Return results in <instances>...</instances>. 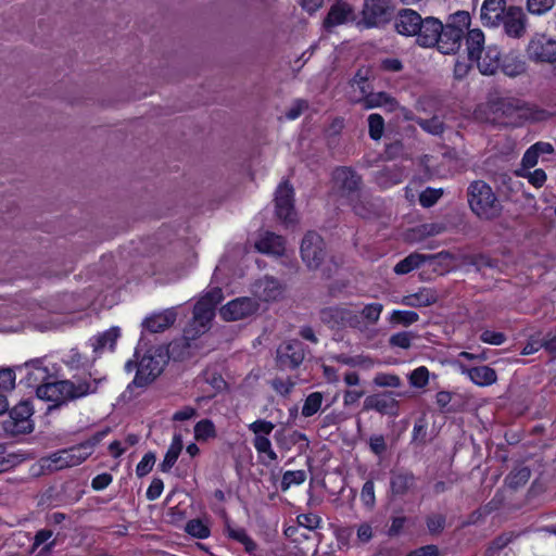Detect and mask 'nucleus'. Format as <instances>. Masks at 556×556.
Masks as SVG:
<instances>
[{
  "label": "nucleus",
  "instance_id": "3",
  "mask_svg": "<svg viewBox=\"0 0 556 556\" xmlns=\"http://www.w3.org/2000/svg\"><path fill=\"white\" fill-rule=\"evenodd\" d=\"M59 367L46 358H35L15 367L0 368V382H15V371H25L26 382H70L67 379L59 380Z\"/></svg>",
  "mask_w": 556,
  "mask_h": 556
},
{
  "label": "nucleus",
  "instance_id": "5",
  "mask_svg": "<svg viewBox=\"0 0 556 556\" xmlns=\"http://www.w3.org/2000/svg\"><path fill=\"white\" fill-rule=\"evenodd\" d=\"M332 179L337 194L352 206L355 214L367 217V211L359 201L361 176L349 167H339L333 170Z\"/></svg>",
  "mask_w": 556,
  "mask_h": 556
},
{
  "label": "nucleus",
  "instance_id": "30",
  "mask_svg": "<svg viewBox=\"0 0 556 556\" xmlns=\"http://www.w3.org/2000/svg\"><path fill=\"white\" fill-rule=\"evenodd\" d=\"M121 336L118 327H111L102 333H99L90 339V344L93 352L101 353L105 350L113 351L117 339Z\"/></svg>",
  "mask_w": 556,
  "mask_h": 556
},
{
  "label": "nucleus",
  "instance_id": "19",
  "mask_svg": "<svg viewBox=\"0 0 556 556\" xmlns=\"http://www.w3.org/2000/svg\"><path fill=\"white\" fill-rule=\"evenodd\" d=\"M501 22L505 34L511 38H521L526 34L528 20L520 7H508Z\"/></svg>",
  "mask_w": 556,
  "mask_h": 556
},
{
  "label": "nucleus",
  "instance_id": "46",
  "mask_svg": "<svg viewBox=\"0 0 556 556\" xmlns=\"http://www.w3.org/2000/svg\"><path fill=\"white\" fill-rule=\"evenodd\" d=\"M384 131V119L380 114L372 113L368 116V132L369 137L378 141L381 139Z\"/></svg>",
  "mask_w": 556,
  "mask_h": 556
},
{
  "label": "nucleus",
  "instance_id": "27",
  "mask_svg": "<svg viewBox=\"0 0 556 556\" xmlns=\"http://www.w3.org/2000/svg\"><path fill=\"white\" fill-rule=\"evenodd\" d=\"M438 293L431 288H420L417 292L402 296L397 303L409 307H424L434 304Z\"/></svg>",
  "mask_w": 556,
  "mask_h": 556
},
{
  "label": "nucleus",
  "instance_id": "32",
  "mask_svg": "<svg viewBox=\"0 0 556 556\" xmlns=\"http://www.w3.org/2000/svg\"><path fill=\"white\" fill-rule=\"evenodd\" d=\"M184 444L180 434H175L173 437L172 443L169 447L167 448L164 459L159 465V469L162 472H169L170 469L176 464L181 451H182Z\"/></svg>",
  "mask_w": 556,
  "mask_h": 556
},
{
  "label": "nucleus",
  "instance_id": "43",
  "mask_svg": "<svg viewBox=\"0 0 556 556\" xmlns=\"http://www.w3.org/2000/svg\"><path fill=\"white\" fill-rule=\"evenodd\" d=\"M417 125L428 134L433 136H440L444 131V123L439 116H433L431 118H417Z\"/></svg>",
  "mask_w": 556,
  "mask_h": 556
},
{
  "label": "nucleus",
  "instance_id": "44",
  "mask_svg": "<svg viewBox=\"0 0 556 556\" xmlns=\"http://www.w3.org/2000/svg\"><path fill=\"white\" fill-rule=\"evenodd\" d=\"M323 404V393L321 392H313L304 401L302 406V415L304 417L314 416L321 407Z\"/></svg>",
  "mask_w": 556,
  "mask_h": 556
},
{
  "label": "nucleus",
  "instance_id": "26",
  "mask_svg": "<svg viewBox=\"0 0 556 556\" xmlns=\"http://www.w3.org/2000/svg\"><path fill=\"white\" fill-rule=\"evenodd\" d=\"M255 248L261 253L281 256L286 250V242L281 236L267 231L255 242Z\"/></svg>",
  "mask_w": 556,
  "mask_h": 556
},
{
  "label": "nucleus",
  "instance_id": "25",
  "mask_svg": "<svg viewBox=\"0 0 556 556\" xmlns=\"http://www.w3.org/2000/svg\"><path fill=\"white\" fill-rule=\"evenodd\" d=\"M255 294L263 301H276L282 296L283 287L273 277H264L254 285Z\"/></svg>",
  "mask_w": 556,
  "mask_h": 556
},
{
  "label": "nucleus",
  "instance_id": "42",
  "mask_svg": "<svg viewBox=\"0 0 556 556\" xmlns=\"http://www.w3.org/2000/svg\"><path fill=\"white\" fill-rule=\"evenodd\" d=\"M306 480L305 470H287L280 481V490L287 492L292 485H301Z\"/></svg>",
  "mask_w": 556,
  "mask_h": 556
},
{
  "label": "nucleus",
  "instance_id": "37",
  "mask_svg": "<svg viewBox=\"0 0 556 556\" xmlns=\"http://www.w3.org/2000/svg\"><path fill=\"white\" fill-rule=\"evenodd\" d=\"M226 535L242 544L248 553L253 552L256 548V543L249 536L244 528H232L227 521L225 526Z\"/></svg>",
  "mask_w": 556,
  "mask_h": 556
},
{
  "label": "nucleus",
  "instance_id": "11",
  "mask_svg": "<svg viewBox=\"0 0 556 556\" xmlns=\"http://www.w3.org/2000/svg\"><path fill=\"white\" fill-rule=\"evenodd\" d=\"M319 317L320 320L331 329H343L346 327L355 329L363 328L358 311L350 307H326L320 311Z\"/></svg>",
  "mask_w": 556,
  "mask_h": 556
},
{
  "label": "nucleus",
  "instance_id": "61",
  "mask_svg": "<svg viewBox=\"0 0 556 556\" xmlns=\"http://www.w3.org/2000/svg\"><path fill=\"white\" fill-rule=\"evenodd\" d=\"M307 109L308 102L306 100L296 99L286 112V117L290 121L296 119Z\"/></svg>",
  "mask_w": 556,
  "mask_h": 556
},
{
  "label": "nucleus",
  "instance_id": "35",
  "mask_svg": "<svg viewBox=\"0 0 556 556\" xmlns=\"http://www.w3.org/2000/svg\"><path fill=\"white\" fill-rule=\"evenodd\" d=\"M275 441L279 448L283 451H289L301 441H307L306 435L303 432L298 430H293L291 432H286L285 430L276 431Z\"/></svg>",
  "mask_w": 556,
  "mask_h": 556
},
{
  "label": "nucleus",
  "instance_id": "62",
  "mask_svg": "<svg viewBox=\"0 0 556 556\" xmlns=\"http://www.w3.org/2000/svg\"><path fill=\"white\" fill-rule=\"evenodd\" d=\"M163 490H164L163 480L160 478H153L149 488L147 489L146 497L149 501H155L161 496Z\"/></svg>",
  "mask_w": 556,
  "mask_h": 556
},
{
  "label": "nucleus",
  "instance_id": "16",
  "mask_svg": "<svg viewBox=\"0 0 556 556\" xmlns=\"http://www.w3.org/2000/svg\"><path fill=\"white\" fill-rule=\"evenodd\" d=\"M399 394L395 392L375 393L366 396L364 401V409L375 410L381 415L396 417L400 414V402L396 399Z\"/></svg>",
  "mask_w": 556,
  "mask_h": 556
},
{
  "label": "nucleus",
  "instance_id": "55",
  "mask_svg": "<svg viewBox=\"0 0 556 556\" xmlns=\"http://www.w3.org/2000/svg\"><path fill=\"white\" fill-rule=\"evenodd\" d=\"M383 309V305L380 303H370L367 304L359 313V317H364L368 323L376 324L379 318L380 314Z\"/></svg>",
  "mask_w": 556,
  "mask_h": 556
},
{
  "label": "nucleus",
  "instance_id": "9",
  "mask_svg": "<svg viewBox=\"0 0 556 556\" xmlns=\"http://www.w3.org/2000/svg\"><path fill=\"white\" fill-rule=\"evenodd\" d=\"M166 358L163 353L144 354L139 362L128 361L125 370H136L132 382H153L164 370Z\"/></svg>",
  "mask_w": 556,
  "mask_h": 556
},
{
  "label": "nucleus",
  "instance_id": "24",
  "mask_svg": "<svg viewBox=\"0 0 556 556\" xmlns=\"http://www.w3.org/2000/svg\"><path fill=\"white\" fill-rule=\"evenodd\" d=\"M507 8L504 0H484L480 10V17L484 26H497Z\"/></svg>",
  "mask_w": 556,
  "mask_h": 556
},
{
  "label": "nucleus",
  "instance_id": "20",
  "mask_svg": "<svg viewBox=\"0 0 556 556\" xmlns=\"http://www.w3.org/2000/svg\"><path fill=\"white\" fill-rule=\"evenodd\" d=\"M416 42L426 48L434 47L440 39V31H442V22L432 16L421 18L419 26L417 27Z\"/></svg>",
  "mask_w": 556,
  "mask_h": 556
},
{
  "label": "nucleus",
  "instance_id": "40",
  "mask_svg": "<svg viewBox=\"0 0 556 556\" xmlns=\"http://www.w3.org/2000/svg\"><path fill=\"white\" fill-rule=\"evenodd\" d=\"M185 531L189 535L200 540L207 539L211 535L208 523L200 518L189 520L185 526Z\"/></svg>",
  "mask_w": 556,
  "mask_h": 556
},
{
  "label": "nucleus",
  "instance_id": "10",
  "mask_svg": "<svg viewBox=\"0 0 556 556\" xmlns=\"http://www.w3.org/2000/svg\"><path fill=\"white\" fill-rule=\"evenodd\" d=\"M33 414L34 407L30 401H21L9 410L8 418L3 421V429L13 435L30 433L34 430Z\"/></svg>",
  "mask_w": 556,
  "mask_h": 556
},
{
  "label": "nucleus",
  "instance_id": "36",
  "mask_svg": "<svg viewBox=\"0 0 556 556\" xmlns=\"http://www.w3.org/2000/svg\"><path fill=\"white\" fill-rule=\"evenodd\" d=\"M531 477V470L528 466L515 467L505 478L506 485L511 490H518L527 484Z\"/></svg>",
  "mask_w": 556,
  "mask_h": 556
},
{
  "label": "nucleus",
  "instance_id": "47",
  "mask_svg": "<svg viewBox=\"0 0 556 556\" xmlns=\"http://www.w3.org/2000/svg\"><path fill=\"white\" fill-rule=\"evenodd\" d=\"M390 323L403 326H410L419 320V315L414 311L395 309L391 313Z\"/></svg>",
  "mask_w": 556,
  "mask_h": 556
},
{
  "label": "nucleus",
  "instance_id": "48",
  "mask_svg": "<svg viewBox=\"0 0 556 556\" xmlns=\"http://www.w3.org/2000/svg\"><path fill=\"white\" fill-rule=\"evenodd\" d=\"M555 2L556 0H527L526 7L530 14L542 16L554 8Z\"/></svg>",
  "mask_w": 556,
  "mask_h": 556
},
{
  "label": "nucleus",
  "instance_id": "50",
  "mask_svg": "<svg viewBox=\"0 0 556 556\" xmlns=\"http://www.w3.org/2000/svg\"><path fill=\"white\" fill-rule=\"evenodd\" d=\"M253 446L260 454H265L269 460H277L278 456L276 452L271 448V443L268 437L265 435H255L253 439Z\"/></svg>",
  "mask_w": 556,
  "mask_h": 556
},
{
  "label": "nucleus",
  "instance_id": "38",
  "mask_svg": "<svg viewBox=\"0 0 556 556\" xmlns=\"http://www.w3.org/2000/svg\"><path fill=\"white\" fill-rule=\"evenodd\" d=\"M194 439L199 442H206L217 437V430L214 422L204 418L199 420L193 428Z\"/></svg>",
  "mask_w": 556,
  "mask_h": 556
},
{
  "label": "nucleus",
  "instance_id": "22",
  "mask_svg": "<svg viewBox=\"0 0 556 556\" xmlns=\"http://www.w3.org/2000/svg\"><path fill=\"white\" fill-rule=\"evenodd\" d=\"M355 14L351 4L343 1H338L331 5L325 21L324 26L330 30L333 27L354 21Z\"/></svg>",
  "mask_w": 556,
  "mask_h": 556
},
{
  "label": "nucleus",
  "instance_id": "2",
  "mask_svg": "<svg viewBox=\"0 0 556 556\" xmlns=\"http://www.w3.org/2000/svg\"><path fill=\"white\" fill-rule=\"evenodd\" d=\"M111 432L110 427H104L94 432L87 440L70 448L58 451L49 457L40 459L42 469L58 471L64 468L74 467L85 462L93 452L94 447Z\"/></svg>",
  "mask_w": 556,
  "mask_h": 556
},
{
  "label": "nucleus",
  "instance_id": "54",
  "mask_svg": "<svg viewBox=\"0 0 556 556\" xmlns=\"http://www.w3.org/2000/svg\"><path fill=\"white\" fill-rule=\"evenodd\" d=\"M519 109V102L514 99H501L495 103V112L503 116H513Z\"/></svg>",
  "mask_w": 556,
  "mask_h": 556
},
{
  "label": "nucleus",
  "instance_id": "39",
  "mask_svg": "<svg viewBox=\"0 0 556 556\" xmlns=\"http://www.w3.org/2000/svg\"><path fill=\"white\" fill-rule=\"evenodd\" d=\"M527 70L526 62L517 55H507L502 64V71L509 77H516L523 74Z\"/></svg>",
  "mask_w": 556,
  "mask_h": 556
},
{
  "label": "nucleus",
  "instance_id": "17",
  "mask_svg": "<svg viewBox=\"0 0 556 556\" xmlns=\"http://www.w3.org/2000/svg\"><path fill=\"white\" fill-rule=\"evenodd\" d=\"M258 307L256 300L243 296L228 302L220 308L219 314L225 320H239L252 316Z\"/></svg>",
  "mask_w": 556,
  "mask_h": 556
},
{
  "label": "nucleus",
  "instance_id": "14",
  "mask_svg": "<svg viewBox=\"0 0 556 556\" xmlns=\"http://www.w3.org/2000/svg\"><path fill=\"white\" fill-rule=\"evenodd\" d=\"M392 12V0H364L362 23L367 28L378 27L390 20Z\"/></svg>",
  "mask_w": 556,
  "mask_h": 556
},
{
  "label": "nucleus",
  "instance_id": "52",
  "mask_svg": "<svg viewBox=\"0 0 556 556\" xmlns=\"http://www.w3.org/2000/svg\"><path fill=\"white\" fill-rule=\"evenodd\" d=\"M296 521L300 528H304L308 531L319 529L323 523L321 517L313 513L299 515Z\"/></svg>",
  "mask_w": 556,
  "mask_h": 556
},
{
  "label": "nucleus",
  "instance_id": "64",
  "mask_svg": "<svg viewBox=\"0 0 556 556\" xmlns=\"http://www.w3.org/2000/svg\"><path fill=\"white\" fill-rule=\"evenodd\" d=\"M440 551L439 547L434 544H428L415 549H412L406 554V556H439Z\"/></svg>",
  "mask_w": 556,
  "mask_h": 556
},
{
  "label": "nucleus",
  "instance_id": "53",
  "mask_svg": "<svg viewBox=\"0 0 556 556\" xmlns=\"http://www.w3.org/2000/svg\"><path fill=\"white\" fill-rule=\"evenodd\" d=\"M53 535V531L50 529H40L36 532L34 538V546L39 547L40 545H45L43 549L51 551L55 545V540L49 541Z\"/></svg>",
  "mask_w": 556,
  "mask_h": 556
},
{
  "label": "nucleus",
  "instance_id": "15",
  "mask_svg": "<svg viewBox=\"0 0 556 556\" xmlns=\"http://www.w3.org/2000/svg\"><path fill=\"white\" fill-rule=\"evenodd\" d=\"M293 195V188L288 181L281 182L275 193L276 215L286 226L294 225L298 220Z\"/></svg>",
  "mask_w": 556,
  "mask_h": 556
},
{
  "label": "nucleus",
  "instance_id": "1",
  "mask_svg": "<svg viewBox=\"0 0 556 556\" xmlns=\"http://www.w3.org/2000/svg\"><path fill=\"white\" fill-rule=\"evenodd\" d=\"M223 298V291L218 287L210 289L201 296L194 305L192 319L185 328L184 336L169 343L168 356L176 361H182L190 357L193 351L200 348L197 340L210 330L215 308Z\"/></svg>",
  "mask_w": 556,
  "mask_h": 556
},
{
  "label": "nucleus",
  "instance_id": "63",
  "mask_svg": "<svg viewBox=\"0 0 556 556\" xmlns=\"http://www.w3.org/2000/svg\"><path fill=\"white\" fill-rule=\"evenodd\" d=\"M113 481V477L109 472H102L97 475L91 480V488L94 491H102L106 489Z\"/></svg>",
  "mask_w": 556,
  "mask_h": 556
},
{
  "label": "nucleus",
  "instance_id": "57",
  "mask_svg": "<svg viewBox=\"0 0 556 556\" xmlns=\"http://www.w3.org/2000/svg\"><path fill=\"white\" fill-rule=\"evenodd\" d=\"M155 464V455L152 452H148L143 455L141 460L137 464L136 475L139 478H142L151 472L153 466Z\"/></svg>",
  "mask_w": 556,
  "mask_h": 556
},
{
  "label": "nucleus",
  "instance_id": "56",
  "mask_svg": "<svg viewBox=\"0 0 556 556\" xmlns=\"http://www.w3.org/2000/svg\"><path fill=\"white\" fill-rule=\"evenodd\" d=\"M442 194V189L427 188L420 193L419 203L424 207H430L439 201Z\"/></svg>",
  "mask_w": 556,
  "mask_h": 556
},
{
  "label": "nucleus",
  "instance_id": "34",
  "mask_svg": "<svg viewBox=\"0 0 556 556\" xmlns=\"http://www.w3.org/2000/svg\"><path fill=\"white\" fill-rule=\"evenodd\" d=\"M432 258V255L410 253L394 266V273L397 275H406L414 269L419 268L427 260Z\"/></svg>",
  "mask_w": 556,
  "mask_h": 556
},
{
  "label": "nucleus",
  "instance_id": "49",
  "mask_svg": "<svg viewBox=\"0 0 556 556\" xmlns=\"http://www.w3.org/2000/svg\"><path fill=\"white\" fill-rule=\"evenodd\" d=\"M361 502L364 507L368 510L374 509L376 506V494H375V482L374 480H367L361 491Z\"/></svg>",
  "mask_w": 556,
  "mask_h": 556
},
{
  "label": "nucleus",
  "instance_id": "33",
  "mask_svg": "<svg viewBox=\"0 0 556 556\" xmlns=\"http://www.w3.org/2000/svg\"><path fill=\"white\" fill-rule=\"evenodd\" d=\"M463 372L471 382H496L497 375L494 368L481 365L470 368L463 367Z\"/></svg>",
  "mask_w": 556,
  "mask_h": 556
},
{
  "label": "nucleus",
  "instance_id": "60",
  "mask_svg": "<svg viewBox=\"0 0 556 556\" xmlns=\"http://www.w3.org/2000/svg\"><path fill=\"white\" fill-rule=\"evenodd\" d=\"M368 444L370 451L377 456L383 455L388 450L386 439L382 434L371 435L369 438Z\"/></svg>",
  "mask_w": 556,
  "mask_h": 556
},
{
  "label": "nucleus",
  "instance_id": "41",
  "mask_svg": "<svg viewBox=\"0 0 556 556\" xmlns=\"http://www.w3.org/2000/svg\"><path fill=\"white\" fill-rule=\"evenodd\" d=\"M425 523L429 534L439 536L445 529L446 516L441 513H431L426 516Z\"/></svg>",
  "mask_w": 556,
  "mask_h": 556
},
{
  "label": "nucleus",
  "instance_id": "13",
  "mask_svg": "<svg viewBox=\"0 0 556 556\" xmlns=\"http://www.w3.org/2000/svg\"><path fill=\"white\" fill-rule=\"evenodd\" d=\"M390 492L394 498H404L418 492V477L405 467L390 471Z\"/></svg>",
  "mask_w": 556,
  "mask_h": 556
},
{
  "label": "nucleus",
  "instance_id": "4",
  "mask_svg": "<svg viewBox=\"0 0 556 556\" xmlns=\"http://www.w3.org/2000/svg\"><path fill=\"white\" fill-rule=\"evenodd\" d=\"M301 257L309 269H320L327 278L331 277L341 266L342 262L331 257L326 261V249L323 238L314 232L308 231L301 243Z\"/></svg>",
  "mask_w": 556,
  "mask_h": 556
},
{
  "label": "nucleus",
  "instance_id": "29",
  "mask_svg": "<svg viewBox=\"0 0 556 556\" xmlns=\"http://www.w3.org/2000/svg\"><path fill=\"white\" fill-rule=\"evenodd\" d=\"M177 314L174 309L153 314L143 320V327L150 332L157 333L169 328L176 320Z\"/></svg>",
  "mask_w": 556,
  "mask_h": 556
},
{
  "label": "nucleus",
  "instance_id": "45",
  "mask_svg": "<svg viewBox=\"0 0 556 556\" xmlns=\"http://www.w3.org/2000/svg\"><path fill=\"white\" fill-rule=\"evenodd\" d=\"M516 175L526 178L535 188H541L547 179L546 173L542 168L534 169L533 172L520 168L516 170Z\"/></svg>",
  "mask_w": 556,
  "mask_h": 556
},
{
  "label": "nucleus",
  "instance_id": "31",
  "mask_svg": "<svg viewBox=\"0 0 556 556\" xmlns=\"http://www.w3.org/2000/svg\"><path fill=\"white\" fill-rule=\"evenodd\" d=\"M467 36L465 37V45L467 50L468 59L471 61L479 53H482L485 47V38L484 34L479 28H473L466 30Z\"/></svg>",
  "mask_w": 556,
  "mask_h": 556
},
{
  "label": "nucleus",
  "instance_id": "23",
  "mask_svg": "<svg viewBox=\"0 0 556 556\" xmlns=\"http://www.w3.org/2000/svg\"><path fill=\"white\" fill-rule=\"evenodd\" d=\"M418 12L410 9L401 10L394 21L396 31L404 36H414L421 21Z\"/></svg>",
  "mask_w": 556,
  "mask_h": 556
},
{
  "label": "nucleus",
  "instance_id": "59",
  "mask_svg": "<svg viewBox=\"0 0 556 556\" xmlns=\"http://www.w3.org/2000/svg\"><path fill=\"white\" fill-rule=\"evenodd\" d=\"M480 340L486 344L502 345L506 341V336L500 331L485 329L481 332Z\"/></svg>",
  "mask_w": 556,
  "mask_h": 556
},
{
  "label": "nucleus",
  "instance_id": "28",
  "mask_svg": "<svg viewBox=\"0 0 556 556\" xmlns=\"http://www.w3.org/2000/svg\"><path fill=\"white\" fill-rule=\"evenodd\" d=\"M358 102L365 110L384 108L387 111L393 112L399 108L397 101L383 91L367 93L363 99L358 100Z\"/></svg>",
  "mask_w": 556,
  "mask_h": 556
},
{
  "label": "nucleus",
  "instance_id": "58",
  "mask_svg": "<svg viewBox=\"0 0 556 556\" xmlns=\"http://www.w3.org/2000/svg\"><path fill=\"white\" fill-rule=\"evenodd\" d=\"M275 425L265 419H257L250 424L249 429L255 434V435H269L271 431L274 430Z\"/></svg>",
  "mask_w": 556,
  "mask_h": 556
},
{
  "label": "nucleus",
  "instance_id": "6",
  "mask_svg": "<svg viewBox=\"0 0 556 556\" xmlns=\"http://www.w3.org/2000/svg\"><path fill=\"white\" fill-rule=\"evenodd\" d=\"M471 17L467 11H457L451 14L445 25L442 24L440 39L435 43L443 54L456 53L462 47L464 34L470 26Z\"/></svg>",
  "mask_w": 556,
  "mask_h": 556
},
{
  "label": "nucleus",
  "instance_id": "12",
  "mask_svg": "<svg viewBox=\"0 0 556 556\" xmlns=\"http://www.w3.org/2000/svg\"><path fill=\"white\" fill-rule=\"evenodd\" d=\"M529 60L535 63L556 62V39L545 33H534L526 48Z\"/></svg>",
  "mask_w": 556,
  "mask_h": 556
},
{
  "label": "nucleus",
  "instance_id": "51",
  "mask_svg": "<svg viewBox=\"0 0 556 556\" xmlns=\"http://www.w3.org/2000/svg\"><path fill=\"white\" fill-rule=\"evenodd\" d=\"M416 338V334L412 331H401L390 337L389 343L393 348H400L407 350L412 345V341Z\"/></svg>",
  "mask_w": 556,
  "mask_h": 556
},
{
  "label": "nucleus",
  "instance_id": "7",
  "mask_svg": "<svg viewBox=\"0 0 556 556\" xmlns=\"http://www.w3.org/2000/svg\"><path fill=\"white\" fill-rule=\"evenodd\" d=\"M468 203L471 211L482 219H494L502 211L492 188L482 180H476L469 185Z\"/></svg>",
  "mask_w": 556,
  "mask_h": 556
},
{
  "label": "nucleus",
  "instance_id": "21",
  "mask_svg": "<svg viewBox=\"0 0 556 556\" xmlns=\"http://www.w3.org/2000/svg\"><path fill=\"white\" fill-rule=\"evenodd\" d=\"M501 50L495 45L486 46L471 62L477 64L482 75H494L501 65Z\"/></svg>",
  "mask_w": 556,
  "mask_h": 556
},
{
  "label": "nucleus",
  "instance_id": "8",
  "mask_svg": "<svg viewBox=\"0 0 556 556\" xmlns=\"http://www.w3.org/2000/svg\"><path fill=\"white\" fill-rule=\"evenodd\" d=\"M36 394L40 400L51 402L49 409L58 408L70 401L80 399L96 392L97 384H35Z\"/></svg>",
  "mask_w": 556,
  "mask_h": 556
},
{
  "label": "nucleus",
  "instance_id": "18",
  "mask_svg": "<svg viewBox=\"0 0 556 556\" xmlns=\"http://www.w3.org/2000/svg\"><path fill=\"white\" fill-rule=\"evenodd\" d=\"M304 348L298 340L281 343L277 349V365L281 369H294L304 359Z\"/></svg>",
  "mask_w": 556,
  "mask_h": 556
}]
</instances>
